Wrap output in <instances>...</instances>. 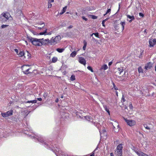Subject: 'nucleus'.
Masks as SVG:
<instances>
[{
	"mask_svg": "<svg viewBox=\"0 0 156 156\" xmlns=\"http://www.w3.org/2000/svg\"><path fill=\"white\" fill-rule=\"evenodd\" d=\"M26 128L23 132L30 138L34 139L36 142L38 141L41 144L44 146L48 149L52 151L57 156H68L66 152H63L58 147L57 144H54L50 141L46 142L44 140L43 138L40 135L36 134L32 132V130Z\"/></svg>",
	"mask_w": 156,
	"mask_h": 156,
	"instance_id": "f257e3e1",
	"label": "nucleus"
},
{
	"mask_svg": "<svg viewBox=\"0 0 156 156\" xmlns=\"http://www.w3.org/2000/svg\"><path fill=\"white\" fill-rule=\"evenodd\" d=\"M28 40L34 45L36 46H41L43 45V38L37 39L31 37H28Z\"/></svg>",
	"mask_w": 156,
	"mask_h": 156,
	"instance_id": "f03ea898",
	"label": "nucleus"
},
{
	"mask_svg": "<svg viewBox=\"0 0 156 156\" xmlns=\"http://www.w3.org/2000/svg\"><path fill=\"white\" fill-rule=\"evenodd\" d=\"M0 20L2 23L7 21L8 20H11L12 19L10 14L8 12H3L0 15Z\"/></svg>",
	"mask_w": 156,
	"mask_h": 156,
	"instance_id": "7ed1b4c3",
	"label": "nucleus"
},
{
	"mask_svg": "<svg viewBox=\"0 0 156 156\" xmlns=\"http://www.w3.org/2000/svg\"><path fill=\"white\" fill-rule=\"evenodd\" d=\"M61 39L60 35H58L55 37H52L50 40V44L51 45H55L58 43Z\"/></svg>",
	"mask_w": 156,
	"mask_h": 156,
	"instance_id": "20e7f679",
	"label": "nucleus"
},
{
	"mask_svg": "<svg viewBox=\"0 0 156 156\" xmlns=\"http://www.w3.org/2000/svg\"><path fill=\"white\" fill-rule=\"evenodd\" d=\"M122 144H120L117 147L115 151V154L118 156H122Z\"/></svg>",
	"mask_w": 156,
	"mask_h": 156,
	"instance_id": "39448f33",
	"label": "nucleus"
},
{
	"mask_svg": "<svg viewBox=\"0 0 156 156\" xmlns=\"http://www.w3.org/2000/svg\"><path fill=\"white\" fill-rule=\"evenodd\" d=\"M124 120L127 124L130 126H134L136 124L135 121L133 120L128 119H124Z\"/></svg>",
	"mask_w": 156,
	"mask_h": 156,
	"instance_id": "423d86ee",
	"label": "nucleus"
},
{
	"mask_svg": "<svg viewBox=\"0 0 156 156\" xmlns=\"http://www.w3.org/2000/svg\"><path fill=\"white\" fill-rule=\"evenodd\" d=\"M13 114V111L12 110L6 112H2L1 115L3 117H8L12 115Z\"/></svg>",
	"mask_w": 156,
	"mask_h": 156,
	"instance_id": "0eeeda50",
	"label": "nucleus"
},
{
	"mask_svg": "<svg viewBox=\"0 0 156 156\" xmlns=\"http://www.w3.org/2000/svg\"><path fill=\"white\" fill-rule=\"evenodd\" d=\"M84 117L87 120L92 123L96 126H97V123H96L95 120L94 119H92V118L91 117L89 116H84Z\"/></svg>",
	"mask_w": 156,
	"mask_h": 156,
	"instance_id": "6e6552de",
	"label": "nucleus"
},
{
	"mask_svg": "<svg viewBox=\"0 0 156 156\" xmlns=\"http://www.w3.org/2000/svg\"><path fill=\"white\" fill-rule=\"evenodd\" d=\"M78 61L80 63L84 66L86 64V61L83 57H79V58Z\"/></svg>",
	"mask_w": 156,
	"mask_h": 156,
	"instance_id": "1a4fd4ad",
	"label": "nucleus"
},
{
	"mask_svg": "<svg viewBox=\"0 0 156 156\" xmlns=\"http://www.w3.org/2000/svg\"><path fill=\"white\" fill-rule=\"evenodd\" d=\"M117 70L115 72V75L116 76H119L123 72V69L122 68H118L117 69Z\"/></svg>",
	"mask_w": 156,
	"mask_h": 156,
	"instance_id": "9d476101",
	"label": "nucleus"
},
{
	"mask_svg": "<svg viewBox=\"0 0 156 156\" xmlns=\"http://www.w3.org/2000/svg\"><path fill=\"white\" fill-rule=\"evenodd\" d=\"M149 46L151 47H152L155 44L156 42V39H150L149 40Z\"/></svg>",
	"mask_w": 156,
	"mask_h": 156,
	"instance_id": "9b49d317",
	"label": "nucleus"
},
{
	"mask_svg": "<svg viewBox=\"0 0 156 156\" xmlns=\"http://www.w3.org/2000/svg\"><path fill=\"white\" fill-rule=\"evenodd\" d=\"M47 29H45V30L43 32H41L39 33V35H51L52 33V31H51L49 32H47Z\"/></svg>",
	"mask_w": 156,
	"mask_h": 156,
	"instance_id": "f8f14e48",
	"label": "nucleus"
},
{
	"mask_svg": "<svg viewBox=\"0 0 156 156\" xmlns=\"http://www.w3.org/2000/svg\"><path fill=\"white\" fill-rule=\"evenodd\" d=\"M152 67V64L151 62H148L147 63L145 66V69L147 70L149 69H150Z\"/></svg>",
	"mask_w": 156,
	"mask_h": 156,
	"instance_id": "ddd939ff",
	"label": "nucleus"
},
{
	"mask_svg": "<svg viewBox=\"0 0 156 156\" xmlns=\"http://www.w3.org/2000/svg\"><path fill=\"white\" fill-rule=\"evenodd\" d=\"M60 114L61 115V117L63 119L66 118L67 116L68 115L67 113H66L64 112H61Z\"/></svg>",
	"mask_w": 156,
	"mask_h": 156,
	"instance_id": "4468645a",
	"label": "nucleus"
},
{
	"mask_svg": "<svg viewBox=\"0 0 156 156\" xmlns=\"http://www.w3.org/2000/svg\"><path fill=\"white\" fill-rule=\"evenodd\" d=\"M18 55L20 57L24 56V57H25L26 53L25 52L24 53L23 51H21L18 54Z\"/></svg>",
	"mask_w": 156,
	"mask_h": 156,
	"instance_id": "2eb2a0df",
	"label": "nucleus"
},
{
	"mask_svg": "<svg viewBox=\"0 0 156 156\" xmlns=\"http://www.w3.org/2000/svg\"><path fill=\"white\" fill-rule=\"evenodd\" d=\"M30 69L28 68V69H27L26 70H24L23 71V73L25 74H27L31 73L30 72H29V70Z\"/></svg>",
	"mask_w": 156,
	"mask_h": 156,
	"instance_id": "dca6fc26",
	"label": "nucleus"
},
{
	"mask_svg": "<svg viewBox=\"0 0 156 156\" xmlns=\"http://www.w3.org/2000/svg\"><path fill=\"white\" fill-rule=\"evenodd\" d=\"M30 65H24L22 66V69L23 70V71L24 70H26L27 69H28V68H27L28 67H29Z\"/></svg>",
	"mask_w": 156,
	"mask_h": 156,
	"instance_id": "f3484780",
	"label": "nucleus"
},
{
	"mask_svg": "<svg viewBox=\"0 0 156 156\" xmlns=\"http://www.w3.org/2000/svg\"><path fill=\"white\" fill-rule=\"evenodd\" d=\"M67 8V6H66L64 7L63 8V9L61 12L59 13L60 15H62L66 11V10Z\"/></svg>",
	"mask_w": 156,
	"mask_h": 156,
	"instance_id": "a211bd4d",
	"label": "nucleus"
},
{
	"mask_svg": "<svg viewBox=\"0 0 156 156\" xmlns=\"http://www.w3.org/2000/svg\"><path fill=\"white\" fill-rule=\"evenodd\" d=\"M108 68V67L107 65L105 64L103 65L101 67V70L103 69L104 70H105L107 69Z\"/></svg>",
	"mask_w": 156,
	"mask_h": 156,
	"instance_id": "6ab92c4d",
	"label": "nucleus"
},
{
	"mask_svg": "<svg viewBox=\"0 0 156 156\" xmlns=\"http://www.w3.org/2000/svg\"><path fill=\"white\" fill-rule=\"evenodd\" d=\"M135 152L137 154L138 156H141L143 152L137 150H135Z\"/></svg>",
	"mask_w": 156,
	"mask_h": 156,
	"instance_id": "aec40b11",
	"label": "nucleus"
},
{
	"mask_svg": "<svg viewBox=\"0 0 156 156\" xmlns=\"http://www.w3.org/2000/svg\"><path fill=\"white\" fill-rule=\"evenodd\" d=\"M56 51L59 53H62L65 50L64 48H57L56 49Z\"/></svg>",
	"mask_w": 156,
	"mask_h": 156,
	"instance_id": "412c9836",
	"label": "nucleus"
},
{
	"mask_svg": "<svg viewBox=\"0 0 156 156\" xmlns=\"http://www.w3.org/2000/svg\"><path fill=\"white\" fill-rule=\"evenodd\" d=\"M103 107L105 110L108 113L109 115H110V113L109 110L107 108V106L106 105H104Z\"/></svg>",
	"mask_w": 156,
	"mask_h": 156,
	"instance_id": "4be33fe9",
	"label": "nucleus"
},
{
	"mask_svg": "<svg viewBox=\"0 0 156 156\" xmlns=\"http://www.w3.org/2000/svg\"><path fill=\"white\" fill-rule=\"evenodd\" d=\"M76 51L73 52L70 54V56L72 57H75L76 55Z\"/></svg>",
	"mask_w": 156,
	"mask_h": 156,
	"instance_id": "5701e85b",
	"label": "nucleus"
},
{
	"mask_svg": "<svg viewBox=\"0 0 156 156\" xmlns=\"http://www.w3.org/2000/svg\"><path fill=\"white\" fill-rule=\"evenodd\" d=\"M127 17L128 18L131 20H133L135 19V17L134 16H130L129 15H127Z\"/></svg>",
	"mask_w": 156,
	"mask_h": 156,
	"instance_id": "b1692460",
	"label": "nucleus"
},
{
	"mask_svg": "<svg viewBox=\"0 0 156 156\" xmlns=\"http://www.w3.org/2000/svg\"><path fill=\"white\" fill-rule=\"evenodd\" d=\"M37 102L36 100H33L32 101H29L25 102L26 103H36Z\"/></svg>",
	"mask_w": 156,
	"mask_h": 156,
	"instance_id": "393cba45",
	"label": "nucleus"
},
{
	"mask_svg": "<svg viewBox=\"0 0 156 156\" xmlns=\"http://www.w3.org/2000/svg\"><path fill=\"white\" fill-rule=\"evenodd\" d=\"M120 24L122 26V29L123 30L124 29V26L126 24L125 23V22H121L120 23Z\"/></svg>",
	"mask_w": 156,
	"mask_h": 156,
	"instance_id": "a878e982",
	"label": "nucleus"
},
{
	"mask_svg": "<svg viewBox=\"0 0 156 156\" xmlns=\"http://www.w3.org/2000/svg\"><path fill=\"white\" fill-rule=\"evenodd\" d=\"M83 44H84V45L83 47V50H85V49H86V47L87 45V43L85 40H84L83 41Z\"/></svg>",
	"mask_w": 156,
	"mask_h": 156,
	"instance_id": "bb28decb",
	"label": "nucleus"
},
{
	"mask_svg": "<svg viewBox=\"0 0 156 156\" xmlns=\"http://www.w3.org/2000/svg\"><path fill=\"white\" fill-rule=\"evenodd\" d=\"M138 72L139 73H143V70L142 67L140 66L138 68Z\"/></svg>",
	"mask_w": 156,
	"mask_h": 156,
	"instance_id": "cd10ccee",
	"label": "nucleus"
},
{
	"mask_svg": "<svg viewBox=\"0 0 156 156\" xmlns=\"http://www.w3.org/2000/svg\"><path fill=\"white\" fill-rule=\"evenodd\" d=\"M112 83L113 85V87L112 88V89H113L114 88L115 90H118V89L117 87L115 86L114 82H112Z\"/></svg>",
	"mask_w": 156,
	"mask_h": 156,
	"instance_id": "c85d7f7f",
	"label": "nucleus"
},
{
	"mask_svg": "<svg viewBox=\"0 0 156 156\" xmlns=\"http://www.w3.org/2000/svg\"><path fill=\"white\" fill-rule=\"evenodd\" d=\"M111 12V9H108L106 13L104 15V16H105L106 15L108 14V13L110 14V13Z\"/></svg>",
	"mask_w": 156,
	"mask_h": 156,
	"instance_id": "c756f323",
	"label": "nucleus"
},
{
	"mask_svg": "<svg viewBox=\"0 0 156 156\" xmlns=\"http://www.w3.org/2000/svg\"><path fill=\"white\" fill-rule=\"evenodd\" d=\"M98 148V147H97L92 152L90 156H94V152H96Z\"/></svg>",
	"mask_w": 156,
	"mask_h": 156,
	"instance_id": "7c9ffc66",
	"label": "nucleus"
},
{
	"mask_svg": "<svg viewBox=\"0 0 156 156\" xmlns=\"http://www.w3.org/2000/svg\"><path fill=\"white\" fill-rule=\"evenodd\" d=\"M70 80L71 81H73L75 80V77L74 75H72L70 78Z\"/></svg>",
	"mask_w": 156,
	"mask_h": 156,
	"instance_id": "2f4dec72",
	"label": "nucleus"
},
{
	"mask_svg": "<svg viewBox=\"0 0 156 156\" xmlns=\"http://www.w3.org/2000/svg\"><path fill=\"white\" fill-rule=\"evenodd\" d=\"M58 60V58L56 57H53L52 58V62H55Z\"/></svg>",
	"mask_w": 156,
	"mask_h": 156,
	"instance_id": "473e14b6",
	"label": "nucleus"
},
{
	"mask_svg": "<svg viewBox=\"0 0 156 156\" xmlns=\"http://www.w3.org/2000/svg\"><path fill=\"white\" fill-rule=\"evenodd\" d=\"M39 24L41 25H42V27H38L37 28L39 29H41L42 28H43L44 27V23H40Z\"/></svg>",
	"mask_w": 156,
	"mask_h": 156,
	"instance_id": "72a5a7b5",
	"label": "nucleus"
},
{
	"mask_svg": "<svg viewBox=\"0 0 156 156\" xmlns=\"http://www.w3.org/2000/svg\"><path fill=\"white\" fill-rule=\"evenodd\" d=\"M87 69L89 70H90L92 72H93V70L92 67L90 66H88L87 67Z\"/></svg>",
	"mask_w": 156,
	"mask_h": 156,
	"instance_id": "f704fd0d",
	"label": "nucleus"
},
{
	"mask_svg": "<svg viewBox=\"0 0 156 156\" xmlns=\"http://www.w3.org/2000/svg\"><path fill=\"white\" fill-rule=\"evenodd\" d=\"M92 10V8L90 7H87L86 8L85 10L86 11H89L91 10Z\"/></svg>",
	"mask_w": 156,
	"mask_h": 156,
	"instance_id": "c9c22d12",
	"label": "nucleus"
},
{
	"mask_svg": "<svg viewBox=\"0 0 156 156\" xmlns=\"http://www.w3.org/2000/svg\"><path fill=\"white\" fill-rule=\"evenodd\" d=\"M100 133V134L101 135V134L102 133H105L106 132L105 130V129H103L102 130H99Z\"/></svg>",
	"mask_w": 156,
	"mask_h": 156,
	"instance_id": "e433bc0d",
	"label": "nucleus"
},
{
	"mask_svg": "<svg viewBox=\"0 0 156 156\" xmlns=\"http://www.w3.org/2000/svg\"><path fill=\"white\" fill-rule=\"evenodd\" d=\"M93 34H94L96 37L98 38L99 37V34L98 33H93Z\"/></svg>",
	"mask_w": 156,
	"mask_h": 156,
	"instance_id": "4c0bfd02",
	"label": "nucleus"
},
{
	"mask_svg": "<svg viewBox=\"0 0 156 156\" xmlns=\"http://www.w3.org/2000/svg\"><path fill=\"white\" fill-rule=\"evenodd\" d=\"M26 55H27L28 56V58H29L30 57V54L29 53V52L28 51H27L26 52Z\"/></svg>",
	"mask_w": 156,
	"mask_h": 156,
	"instance_id": "58836bf2",
	"label": "nucleus"
},
{
	"mask_svg": "<svg viewBox=\"0 0 156 156\" xmlns=\"http://www.w3.org/2000/svg\"><path fill=\"white\" fill-rule=\"evenodd\" d=\"M121 101H122L123 102H125L126 101V99H125L123 95H122V97L121 99Z\"/></svg>",
	"mask_w": 156,
	"mask_h": 156,
	"instance_id": "ea45409f",
	"label": "nucleus"
},
{
	"mask_svg": "<svg viewBox=\"0 0 156 156\" xmlns=\"http://www.w3.org/2000/svg\"><path fill=\"white\" fill-rule=\"evenodd\" d=\"M129 107L130 109H133V105L131 103H130L129 104Z\"/></svg>",
	"mask_w": 156,
	"mask_h": 156,
	"instance_id": "a19ab883",
	"label": "nucleus"
},
{
	"mask_svg": "<svg viewBox=\"0 0 156 156\" xmlns=\"http://www.w3.org/2000/svg\"><path fill=\"white\" fill-rule=\"evenodd\" d=\"M8 26V25H2V28H4Z\"/></svg>",
	"mask_w": 156,
	"mask_h": 156,
	"instance_id": "79ce46f5",
	"label": "nucleus"
},
{
	"mask_svg": "<svg viewBox=\"0 0 156 156\" xmlns=\"http://www.w3.org/2000/svg\"><path fill=\"white\" fill-rule=\"evenodd\" d=\"M144 127L146 129H150V128L147 126V125L146 124H144Z\"/></svg>",
	"mask_w": 156,
	"mask_h": 156,
	"instance_id": "37998d69",
	"label": "nucleus"
},
{
	"mask_svg": "<svg viewBox=\"0 0 156 156\" xmlns=\"http://www.w3.org/2000/svg\"><path fill=\"white\" fill-rule=\"evenodd\" d=\"M45 41L48 42L50 44V40L49 39H45Z\"/></svg>",
	"mask_w": 156,
	"mask_h": 156,
	"instance_id": "c03bdc74",
	"label": "nucleus"
},
{
	"mask_svg": "<svg viewBox=\"0 0 156 156\" xmlns=\"http://www.w3.org/2000/svg\"><path fill=\"white\" fill-rule=\"evenodd\" d=\"M92 18L94 19H96L97 18V17L95 16H92Z\"/></svg>",
	"mask_w": 156,
	"mask_h": 156,
	"instance_id": "a18cd8bd",
	"label": "nucleus"
},
{
	"mask_svg": "<svg viewBox=\"0 0 156 156\" xmlns=\"http://www.w3.org/2000/svg\"><path fill=\"white\" fill-rule=\"evenodd\" d=\"M52 6V4L50 3H49V2L48 3V8H50Z\"/></svg>",
	"mask_w": 156,
	"mask_h": 156,
	"instance_id": "49530a36",
	"label": "nucleus"
},
{
	"mask_svg": "<svg viewBox=\"0 0 156 156\" xmlns=\"http://www.w3.org/2000/svg\"><path fill=\"white\" fill-rule=\"evenodd\" d=\"M141 156H149L148 155L146 154L143 152V153L142 154Z\"/></svg>",
	"mask_w": 156,
	"mask_h": 156,
	"instance_id": "de8ad7c7",
	"label": "nucleus"
},
{
	"mask_svg": "<svg viewBox=\"0 0 156 156\" xmlns=\"http://www.w3.org/2000/svg\"><path fill=\"white\" fill-rule=\"evenodd\" d=\"M139 16L140 17H143L144 16V14L142 13H140L139 14Z\"/></svg>",
	"mask_w": 156,
	"mask_h": 156,
	"instance_id": "09e8293b",
	"label": "nucleus"
},
{
	"mask_svg": "<svg viewBox=\"0 0 156 156\" xmlns=\"http://www.w3.org/2000/svg\"><path fill=\"white\" fill-rule=\"evenodd\" d=\"M82 18L83 20H84L85 21H87V19L84 16H82Z\"/></svg>",
	"mask_w": 156,
	"mask_h": 156,
	"instance_id": "8fccbe9b",
	"label": "nucleus"
},
{
	"mask_svg": "<svg viewBox=\"0 0 156 156\" xmlns=\"http://www.w3.org/2000/svg\"><path fill=\"white\" fill-rule=\"evenodd\" d=\"M105 22L103 20L102 22V26L104 27H105Z\"/></svg>",
	"mask_w": 156,
	"mask_h": 156,
	"instance_id": "3c124183",
	"label": "nucleus"
},
{
	"mask_svg": "<svg viewBox=\"0 0 156 156\" xmlns=\"http://www.w3.org/2000/svg\"><path fill=\"white\" fill-rule=\"evenodd\" d=\"M14 51H15L16 52V53L18 54V50L17 49H14Z\"/></svg>",
	"mask_w": 156,
	"mask_h": 156,
	"instance_id": "603ef678",
	"label": "nucleus"
},
{
	"mask_svg": "<svg viewBox=\"0 0 156 156\" xmlns=\"http://www.w3.org/2000/svg\"><path fill=\"white\" fill-rule=\"evenodd\" d=\"M73 27V26L72 25H70L69 27H68V28L70 29L72 28Z\"/></svg>",
	"mask_w": 156,
	"mask_h": 156,
	"instance_id": "864d4df0",
	"label": "nucleus"
},
{
	"mask_svg": "<svg viewBox=\"0 0 156 156\" xmlns=\"http://www.w3.org/2000/svg\"><path fill=\"white\" fill-rule=\"evenodd\" d=\"M37 100L39 101H41L42 100V99L41 98H37Z\"/></svg>",
	"mask_w": 156,
	"mask_h": 156,
	"instance_id": "5fc2aeb1",
	"label": "nucleus"
},
{
	"mask_svg": "<svg viewBox=\"0 0 156 156\" xmlns=\"http://www.w3.org/2000/svg\"><path fill=\"white\" fill-rule=\"evenodd\" d=\"M112 64V62H110L108 63V65L109 66H111Z\"/></svg>",
	"mask_w": 156,
	"mask_h": 156,
	"instance_id": "6e6d98bb",
	"label": "nucleus"
},
{
	"mask_svg": "<svg viewBox=\"0 0 156 156\" xmlns=\"http://www.w3.org/2000/svg\"><path fill=\"white\" fill-rule=\"evenodd\" d=\"M109 19V17H108V18H106V19H105V20H103V21L105 22V21H106L107 20H108Z\"/></svg>",
	"mask_w": 156,
	"mask_h": 156,
	"instance_id": "4d7b16f0",
	"label": "nucleus"
},
{
	"mask_svg": "<svg viewBox=\"0 0 156 156\" xmlns=\"http://www.w3.org/2000/svg\"><path fill=\"white\" fill-rule=\"evenodd\" d=\"M54 2V0H49V2H50V3L53 2Z\"/></svg>",
	"mask_w": 156,
	"mask_h": 156,
	"instance_id": "13d9d810",
	"label": "nucleus"
},
{
	"mask_svg": "<svg viewBox=\"0 0 156 156\" xmlns=\"http://www.w3.org/2000/svg\"><path fill=\"white\" fill-rule=\"evenodd\" d=\"M58 98H57L56 100H55V102H58Z\"/></svg>",
	"mask_w": 156,
	"mask_h": 156,
	"instance_id": "bf43d9fd",
	"label": "nucleus"
},
{
	"mask_svg": "<svg viewBox=\"0 0 156 156\" xmlns=\"http://www.w3.org/2000/svg\"><path fill=\"white\" fill-rule=\"evenodd\" d=\"M111 156H114L113 154V153H111L110 154Z\"/></svg>",
	"mask_w": 156,
	"mask_h": 156,
	"instance_id": "052dcab7",
	"label": "nucleus"
},
{
	"mask_svg": "<svg viewBox=\"0 0 156 156\" xmlns=\"http://www.w3.org/2000/svg\"><path fill=\"white\" fill-rule=\"evenodd\" d=\"M115 93H116V95L118 96V92L117 91H115Z\"/></svg>",
	"mask_w": 156,
	"mask_h": 156,
	"instance_id": "680f3d73",
	"label": "nucleus"
},
{
	"mask_svg": "<svg viewBox=\"0 0 156 156\" xmlns=\"http://www.w3.org/2000/svg\"><path fill=\"white\" fill-rule=\"evenodd\" d=\"M144 32L146 33H147V30H144Z\"/></svg>",
	"mask_w": 156,
	"mask_h": 156,
	"instance_id": "e2e57ef3",
	"label": "nucleus"
},
{
	"mask_svg": "<svg viewBox=\"0 0 156 156\" xmlns=\"http://www.w3.org/2000/svg\"><path fill=\"white\" fill-rule=\"evenodd\" d=\"M120 5L119 4V9H118V11H119V9H120Z\"/></svg>",
	"mask_w": 156,
	"mask_h": 156,
	"instance_id": "0e129e2a",
	"label": "nucleus"
},
{
	"mask_svg": "<svg viewBox=\"0 0 156 156\" xmlns=\"http://www.w3.org/2000/svg\"><path fill=\"white\" fill-rule=\"evenodd\" d=\"M61 98H63V95L61 97Z\"/></svg>",
	"mask_w": 156,
	"mask_h": 156,
	"instance_id": "69168bd1",
	"label": "nucleus"
},
{
	"mask_svg": "<svg viewBox=\"0 0 156 156\" xmlns=\"http://www.w3.org/2000/svg\"><path fill=\"white\" fill-rule=\"evenodd\" d=\"M132 20H129V22L130 23V22H131L132 21Z\"/></svg>",
	"mask_w": 156,
	"mask_h": 156,
	"instance_id": "338daca9",
	"label": "nucleus"
},
{
	"mask_svg": "<svg viewBox=\"0 0 156 156\" xmlns=\"http://www.w3.org/2000/svg\"><path fill=\"white\" fill-rule=\"evenodd\" d=\"M155 71L156 72V66H155Z\"/></svg>",
	"mask_w": 156,
	"mask_h": 156,
	"instance_id": "774afa93",
	"label": "nucleus"
}]
</instances>
